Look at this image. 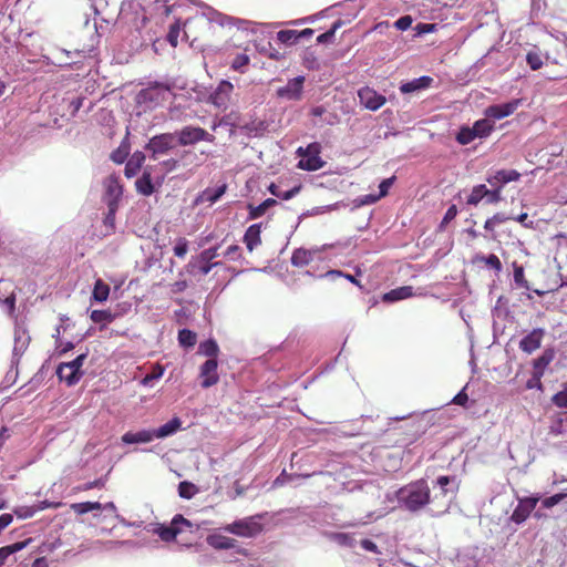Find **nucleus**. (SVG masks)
I'll list each match as a JSON object with an SVG mask.
<instances>
[{
	"mask_svg": "<svg viewBox=\"0 0 567 567\" xmlns=\"http://www.w3.org/2000/svg\"><path fill=\"white\" fill-rule=\"evenodd\" d=\"M436 486L439 492H435L433 496L425 480H417L402 486L394 493L398 506L410 513H419L426 505L435 504L440 499L442 501L440 505L442 509L437 513H445L458 487L456 478L445 475L439 476Z\"/></svg>",
	"mask_w": 567,
	"mask_h": 567,
	"instance_id": "obj_1",
	"label": "nucleus"
},
{
	"mask_svg": "<svg viewBox=\"0 0 567 567\" xmlns=\"http://www.w3.org/2000/svg\"><path fill=\"white\" fill-rule=\"evenodd\" d=\"M171 96H173L176 102L182 95L173 94L172 86L167 83L153 82L137 93L136 103L145 110H151L162 104Z\"/></svg>",
	"mask_w": 567,
	"mask_h": 567,
	"instance_id": "obj_2",
	"label": "nucleus"
},
{
	"mask_svg": "<svg viewBox=\"0 0 567 567\" xmlns=\"http://www.w3.org/2000/svg\"><path fill=\"white\" fill-rule=\"evenodd\" d=\"M71 509L73 513L78 515H84L86 513H93V517L97 519V522L105 520L109 516H113L118 519L121 523H125L124 518H122L116 512V506L113 502H109L105 504H101L99 502H82L74 503L71 505Z\"/></svg>",
	"mask_w": 567,
	"mask_h": 567,
	"instance_id": "obj_3",
	"label": "nucleus"
},
{
	"mask_svg": "<svg viewBox=\"0 0 567 567\" xmlns=\"http://www.w3.org/2000/svg\"><path fill=\"white\" fill-rule=\"evenodd\" d=\"M86 358L87 352H84L70 362L60 363L56 368L59 379L65 382L69 386L76 384L84 374L82 367Z\"/></svg>",
	"mask_w": 567,
	"mask_h": 567,
	"instance_id": "obj_4",
	"label": "nucleus"
},
{
	"mask_svg": "<svg viewBox=\"0 0 567 567\" xmlns=\"http://www.w3.org/2000/svg\"><path fill=\"white\" fill-rule=\"evenodd\" d=\"M262 515H252L237 519L224 527V530L240 537H255L262 530L260 519Z\"/></svg>",
	"mask_w": 567,
	"mask_h": 567,
	"instance_id": "obj_5",
	"label": "nucleus"
},
{
	"mask_svg": "<svg viewBox=\"0 0 567 567\" xmlns=\"http://www.w3.org/2000/svg\"><path fill=\"white\" fill-rule=\"evenodd\" d=\"M320 144L311 143L306 148L299 147L297 153L301 156L298 167L305 171L313 172L322 168L324 162L320 157Z\"/></svg>",
	"mask_w": 567,
	"mask_h": 567,
	"instance_id": "obj_6",
	"label": "nucleus"
},
{
	"mask_svg": "<svg viewBox=\"0 0 567 567\" xmlns=\"http://www.w3.org/2000/svg\"><path fill=\"white\" fill-rule=\"evenodd\" d=\"M174 135L177 137L178 144L182 146L194 145L200 141L213 143L215 140L214 135L198 126H185L175 132Z\"/></svg>",
	"mask_w": 567,
	"mask_h": 567,
	"instance_id": "obj_7",
	"label": "nucleus"
},
{
	"mask_svg": "<svg viewBox=\"0 0 567 567\" xmlns=\"http://www.w3.org/2000/svg\"><path fill=\"white\" fill-rule=\"evenodd\" d=\"M175 146V135L173 133H163L153 136L145 146L151 153L153 159L166 155Z\"/></svg>",
	"mask_w": 567,
	"mask_h": 567,
	"instance_id": "obj_8",
	"label": "nucleus"
},
{
	"mask_svg": "<svg viewBox=\"0 0 567 567\" xmlns=\"http://www.w3.org/2000/svg\"><path fill=\"white\" fill-rule=\"evenodd\" d=\"M305 81L306 78L303 75H298L296 78L289 79L286 85L277 89V97L286 101H300L303 95Z\"/></svg>",
	"mask_w": 567,
	"mask_h": 567,
	"instance_id": "obj_9",
	"label": "nucleus"
},
{
	"mask_svg": "<svg viewBox=\"0 0 567 567\" xmlns=\"http://www.w3.org/2000/svg\"><path fill=\"white\" fill-rule=\"evenodd\" d=\"M184 527H192V523L184 518L182 515H176L171 526L158 525L154 532L164 540L172 542L176 538L177 534L184 530Z\"/></svg>",
	"mask_w": 567,
	"mask_h": 567,
	"instance_id": "obj_10",
	"label": "nucleus"
},
{
	"mask_svg": "<svg viewBox=\"0 0 567 567\" xmlns=\"http://www.w3.org/2000/svg\"><path fill=\"white\" fill-rule=\"evenodd\" d=\"M358 97H359L360 104L370 111H378L386 102V99L384 95L378 93L374 89H372L370 86L361 87L358 91Z\"/></svg>",
	"mask_w": 567,
	"mask_h": 567,
	"instance_id": "obj_11",
	"label": "nucleus"
},
{
	"mask_svg": "<svg viewBox=\"0 0 567 567\" xmlns=\"http://www.w3.org/2000/svg\"><path fill=\"white\" fill-rule=\"evenodd\" d=\"M233 90L234 85L229 81H220L215 91L209 95V102L221 111L227 110Z\"/></svg>",
	"mask_w": 567,
	"mask_h": 567,
	"instance_id": "obj_12",
	"label": "nucleus"
},
{
	"mask_svg": "<svg viewBox=\"0 0 567 567\" xmlns=\"http://www.w3.org/2000/svg\"><path fill=\"white\" fill-rule=\"evenodd\" d=\"M539 499L538 496L518 498V504L511 516V520L517 525L523 524L536 508Z\"/></svg>",
	"mask_w": 567,
	"mask_h": 567,
	"instance_id": "obj_13",
	"label": "nucleus"
},
{
	"mask_svg": "<svg viewBox=\"0 0 567 567\" xmlns=\"http://www.w3.org/2000/svg\"><path fill=\"white\" fill-rule=\"evenodd\" d=\"M520 104V99H515L502 104H493L485 109L484 114L487 118L502 120L512 115Z\"/></svg>",
	"mask_w": 567,
	"mask_h": 567,
	"instance_id": "obj_14",
	"label": "nucleus"
},
{
	"mask_svg": "<svg viewBox=\"0 0 567 567\" xmlns=\"http://www.w3.org/2000/svg\"><path fill=\"white\" fill-rule=\"evenodd\" d=\"M218 361L217 359H207L202 365L199 377L202 379L200 385L204 389H208L215 385L219 381L217 372Z\"/></svg>",
	"mask_w": 567,
	"mask_h": 567,
	"instance_id": "obj_15",
	"label": "nucleus"
},
{
	"mask_svg": "<svg viewBox=\"0 0 567 567\" xmlns=\"http://www.w3.org/2000/svg\"><path fill=\"white\" fill-rule=\"evenodd\" d=\"M30 336L28 330L21 323H16L14 328V346L12 352V363L18 362L24 351L28 349L30 343Z\"/></svg>",
	"mask_w": 567,
	"mask_h": 567,
	"instance_id": "obj_16",
	"label": "nucleus"
},
{
	"mask_svg": "<svg viewBox=\"0 0 567 567\" xmlns=\"http://www.w3.org/2000/svg\"><path fill=\"white\" fill-rule=\"evenodd\" d=\"M203 14L207 18L208 21L216 22L221 27L228 25V24H234L238 29L248 30L249 25L251 24V22L248 20L234 19V18L225 16L212 8H207Z\"/></svg>",
	"mask_w": 567,
	"mask_h": 567,
	"instance_id": "obj_17",
	"label": "nucleus"
},
{
	"mask_svg": "<svg viewBox=\"0 0 567 567\" xmlns=\"http://www.w3.org/2000/svg\"><path fill=\"white\" fill-rule=\"evenodd\" d=\"M520 178V174L515 169H499L492 175H488L486 182L492 186L502 190V188L511 183L516 182Z\"/></svg>",
	"mask_w": 567,
	"mask_h": 567,
	"instance_id": "obj_18",
	"label": "nucleus"
},
{
	"mask_svg": "<svg viewBox=\"0 0 567 567\" xmlns=\"http://www.w3.org/2000/svg\"><path fill=\"white\" fill-rule=\"evenodd\" d=\"M545 333L543 328L533 329L519 341V349L527 354H532L540 348Z\"/></svg>",
	"mask_w": 567,
	"mask_h": 567,
	"instance_id": "obj_19",
	"label": "nucleus"
},
{
	"mask_svg": "<svg viewBox=\"0 0 567 567\" xmlns=\"http://www.w3.org/2000/svg\"><path fill=\"white\" fill-rule=\"evenodd\" d=\"M105 194L104 200L106 205L114 204L118 206V200L123 194V187L120 183L118 177L111 175L104 182Z\"/></svg>",
	"mask_w": 567,
	"mask_h": 567,
	"instance_id": "obj_20",
	"label": "nucleus"
},
{
	"mask_svg": "<svg viewBox=\"0 0 567 567\" xmlns=\"http://www.w3.org/2000/svg\"><path fill=\"white\" fill-rule=\"evenodd\" d=\"M218 249H219L218 246L210 247V248L203 250L199 254V257H198L199 262H200L199 271L203 276L208 275L214 267H217L219 265L218 261L213 262V259L217 258L220 255L218 252Z\"/></svg>",
	"mask_w": 567,
	"mask_h": 567,
	"instance_id": "obj_21",
	"label": "nucleus"
},
{
	"mask_svg": "<svg viewBox=\"0 0 567 567\" xmlns=\"http://www.w3.org/2000/svg\"><path fill=\"white\" fill-rule=\"evenodd\" d=\"M554 360V351L551 349H546L540 357L534 360V379L537 383H540V378L544 375L545 369L549 365V363Z\"/></svg>",
	"mask_w": 567,
	"mask_h": 567,
	"instance_id": "obj_22",
	"label": "nucleus"
},
{
	"mask_svg": "<svg viewBox=\"0 0 567 567\" xmlns=\"http://www.w3.org/2000/svg\"><path fill=\"white\" fill-rule=\"evenodd\" d=\"M154 430H142L138 432H126L122 436L125 444L150 443L155 439Z\"/></svg>",
	"mask_w": 567,
	"mask_h": 567,
	"instance_id": "obj_23",
	"label": "nucleus"
},
{
	"mask_svg": "<svg viewBox=\"0 0 567 567\" xmlns=\"http://www.w3.org/2000/svg\"><path fill=\"white\" fill-rule=\"evenodd\" d=\"M433 82V79L427 75L420 76L417 79H413L412 81L402 83L400 86V91L403 94L413 93L416 91H421L427 89Z\"/></svg>",
	"mask_w": 567,
	"mask_h": 567,
	"instance_id": "obj_24",
	"label": "nucleus"
},
{
	"mask_svg": "<svg viewBox=\"0 0 567 567\" xmlns=\"http://www.w3.org/2000/svg\"><path fill=\"white\" fill-rule=\"evenodd\" d=\"M145 162V154L143 152L136 151L128 158L124 173L127 178L134 177L141 169L143 163Z\"/></svg>",
	"mask_w": 567,
	"mask_h": 567,
	"instance_id": "obj_25",
	"label": "nucleus"
},
{
	"mask_svg": "<svg viewBox=\"0 0 567 567\" xmlns=\"http://www.w3.org/2000/svg\"><path fill=\"white\" fill-rule=\"evenodd\" d=\"M260 233L261 224H254L247 228L244 235V243L246 244V247L249 251H252L257 246L261 244Z\"/></svg>",
	"mask_w": 567,
	"mask_h": 567,
	"instance_id": "obj_26",
	"label": "nucleus"
},
{
	"mask_svg": "<svg viewBox=\"0 0 567 567\" xmlns=\"http://www.w3.org/2000/svg\"><path fill=\"white\" fill-rule=\"evenodd\" d=\"M413 296V288L411 286H402L385 292L382 296L384 302H395L408 299Z\"/></svg>",
	"mask_w": 567,
	"mask_h": 567,
	"instance_id": "obj_27",
	"label": "nucleus"
},
{
	"mask_svg": "<svg viewBox=\"0 0 567 567\" xmlns=\"http://www.w3.org/2000/svg\"><path fill=\"white\" fill-rule=\"evenodd\" d=\"M207 543L215 549H230L235 548L237 540L220 534H213L207 537Z\"/></svg>",
	"mask_w": 567,
	"mask_h": 567,
	"instance_id": "obj_28",
	"label": "nucleus"
},
{
	"mask_svg": "<svg viewBox=\"0 0 567 567\" xmlns=\"http://www.w3.org/2000/svg\"><path fill=\"white\" fill-rule=\"evenodd\" d=\"M182 427V421L175 416L158 429L154 430L156 439H164L175 434Z\"/></svg>",
	"mask_w": 567,
	"mask_h": 567,
	"instance_id": "obj_29",
	"label": "nucleus"
},
{
	"mask_svg": "<svg viewBox=\"0 0 567 567\" xmlns=\"http://www.w3.org/2000/svg\"><path fill=\"white\" fill-rule=\"evenodd\" d=\"M324 536L338 544L339 546L341 547H348V548H352L354 547L355 545V538H354V535L353 534H349V533H336V532H326L324 533Z\"/></svg>",
	"mask_w": 567,
	"mask_h": 567,
	"instance_id": "obj_30",
	"label": "nucleus"
},
{
	"mask_svg": "<svg viewBox=\"0 0 567 567\" xmlns=\"http://www.w3.org/2000/svg\"><path fill=\"white\" fill-rule=\"evenodd\" d=\"M136 189L144 196H150L154 192L151 173L145 169L140 178L135 182Z\"/></svg>",
	"mask_w": 567,
	"mask_h": 567,
	"instance_id": "obj_31",
	"label": "nucleus"
},
{
	"mask_svg": "<svg viewBox=\"0 0 567 567\" xmlns=\"http://www.w3.org/2000/svg\"><path fill=\"white\" fill-rule=\"evenodd\" d=\"M275 205H277V200L274 199V198H267L261 204H259L257 206L248 205V209H249L248 218L249 219H257V218L261 217L262 215H265V213L270 207H272Z\"/></svg>",
	"mask_w": 567,
	"mask_h": 567,
	"instance_id": "obj_32",
	"label": "nucleus"
},
{
	"mask_svg": "<svg viewBox=\"0 0 567 567\" xmlns=\"http://www.w3.org/2000/svg\"><path fill=\"white\" fill-rule=\"evenodd\" d=\"M313 259V254L310 250L298 248L292 252L291 264L295 267H303L310 264Z\"/></svg>",
	"mask_w": 567,
	"mask_h": 567,
	"instance_id": "obj_33",
	"label": "nucleus"
},
{
	"mask_svg": "<svg viewBox=\"0 0 567 567\" xmlns=\"http://www.w3.org/2000/svg\"><path fill=\"white\" fill-rule=\"evenodd\" d=\"M219 347L214 339H208L199 343L198 354L205 355L208 359H217Z\"/></svg>",
	"mask_w": 567,
	"mask_h": 567,
	"instance_id": "obj_34",
	"label": "nucleus"
},
{
	"mask_svg": "<svg viewBox=\"0 0 567 567\" xmlns=\"http://www.w3.org/2000/svg\"><path fill=\"white\" fill-rule=\"evenodd\" d=\"M110 287L103 280L97 279L93 288V299L97 302H103L109 298Z\"/></svg>",
	"mask_w": 567,
	"mask_h": 567,
	"instance_id": "obj_35",
	"label": "nucleus"
},
{
	"mask_svg": "<svg viewBox=\"0 0 567 567\" xmlns=\"http://www.w3.org/2000/svg\"><path fill=\"white\" fill-rule=\"evenodd\" d=\"M487 194V187L484 184H480L473 187L470 196L467 197V205L476 206Z\"/></svg>",
	"mask_w": 567,
	"mask_h": 567,
	"instance_id": "obj_36",
	"label": "nucleus"
},
{
	"mask_svg": "<svg viewBox=\"0 0 567 567\" xmlns=\"http://www.w3.org/2000/svg\"><path fill=\"white\" fill-rule=\"evenodd\" d=\"M197 340V336L194 331L189 329H181L178 331V342L184 348H192L195 346Z\"/></svg>",
	"mask_w": 567,
	"mask_h": 567,
	"instance_id": "obj_37",
	"label": "nucleus"
},
{
	"mask_svg": "<svg viewBox=\"0 0 567 567\" xmlns=\"http://www.w3.org/2000/svg\"><path fill=\"white\" fill-rule=\"evenodd\" d=\"M476 136L480 138L486 137L491 134L494 128V125L488 121V118H482L476 121L473 124Z\"/></svg>",
	"mask_w": 567,
	"mask_h": 567,
	"instance_id": "obj_38",
	"label": "nucleus"
},
{
	"mask_svg": "<svg viewBox=\"0 0 567 567\" xmlns=\"http://www.w3.org/2000/svg\"><path fill=\"white\" fill-rule=\"evenodd\" d=\"M476 133L474 131V127L463 126L460 128L458 133L456 134V141L461 145H467L472 143L476 138Z\"/></svg>",
	"mask_w": 567,
	"mask_h": 567,
	"instance_id": "obj_39",
	"label": "nucleus"
},
{
	"mask_svg": "<svg viewBox=\"0 0 567 567\" xmlns=\"http://www.w3.org/2000/svg\"><path fill=\"white\" fill-rule=\"evenodd\" d=\"M25 547V543H16L10 546H4L0 548V567L3 566L8 558L14 553L23 549Z\"/></svg>",
	"mask_w": 567,
	"mask_h": 567,
	"instance_id": "obj_40",
	"label": "nucleus"
},
{
	"mask_svg": "<svg viewBox=\"0 0 567 567\" xmlns=\"http://www.w3.org/2000/svg\"><path fill=\"white\" fill-rule=\"evenodd\" d=\"M268 189L274 196H276L280 199H284V200H289L299 193L300 186H296L289 190L282 192L275 184H270Z\"/></svg>",
	"mask_w": 567,
	"mask_h": 567,
	"instance_id": "obj_41",
	"label": "nucleus"
},
{
	"mask_svg": "<svg viewBox=\"0 0 567 567\" xmlns=\"http://www.w3.org/2000/svg\"><path fill=\"white\" fill-rule=\"evenodd\" d=\"M225 192H226V185L224 184L216 188H207L203 193V197L206 202L214 204L220 199V197L225 194Z\"/></svg>",
	"mask_w": 567,
	"mask_h": 567,
	"instance_id": "obj_42",
	"label": "nucleus"
},
{
	"mask_svg": "<svg viewBox=\"0 0 567 567\" xmlns=\"http://www.w3.org/2000/svg\"><path fill=\"white\" fill-rule=\"evenodd\" d=\"M277 39L286 45H292L298 42L299 33L297 30H281L277 33Z\"/></svg>",
	"mask_w": 567,
	"mask_h": 567,
	"instance_id": "obj_43",
	"label": "nucleus"
},
{
	"mask_svg": "<svg viewBox=\"0 0 567 567\" xmlns=\"http://www.w3.org/2000/svg\"><path fill=\"white\" fill-rule=\"evenodd\" d=\"M198 492L195 484L184 481L178 485V494L182 498L190 499Z\"/></svg>",
	"mask_w": 567,
	"mask_h": 567,
	"instance_id": "obj_44",
	"label": "nucleus"
},
{
	"mask_svg": "<svg viewBox=\"0 0 567 567\" xmlns=\"http://www.w3.org/2000/svg\"><path fill=\"white\" fill-rule=\"evenodd\" d=\"M90 317L95 323H110L114 319V316L106 310H93Z\"/></svg>",
	"mask_w": 567,
	"mask_h": 567,
	"instance_id": "obj_45",
	"label": "nucleus"
},
{
	"mask_svg": "<svg viewBox=\"0 0 567 567\" xmlns=\"http://www.w3.org/2000/svg\"><path fill=\"white\" fill-rule=\"evenodd\" d=\"M509 218L511 217H508L504 213H497L485 221L484 228L487 231H493L497 225L505 223Z\"/></svg>",
	"mask_w": 567,
	"mask_h": 567,
	"instance_id": "obj_46",
	"label": "nucleus"
},
{
	"mask_svg": "<svg viewBox=\"0 0 567 567\" xmlns=\"http://www.w3.org/2000/svg\"><path fill=\"white\" fill-rule=\"evenodd\" d=\"M526 62L532 70L536 71L543 66V56L538 51H529L526 54Z\"/></svg>",
	"mask_w": 567,
	"mask_h": 567,
	"instance_id": "obj_47",
	"label": "nucleus"
},
{
	"mask_svg": "<svg viewBox=\"0 0 567 567\" xmlns=\"http://www.w3.org/2000/svg\"><path fill=\"white\" fill-rule=\"evenodd\" d=\"M514 282L517 287L529 289L528 281L524 276V268L516 262H514Z\"/></svg>",
	"mask_w": 567,
	"mask_h": 567,
	"instance_id": "obj_48",
	"label": "nucleus"
},
{
	"mask_svg": "<svg viewBox=\"0 0 567 567\" xmlns=\"http://www.w3.org/2000/svg\"><path fill=\"white\" fill-rule=\"evenodd\" d=\"M50 504L48 502H42L38 508L33 507H19L14 511L16 515L20 518H29L32 517L38 509H44L49 507Z\"/></svg>",
	"mask_w": 567,
	"mask_h": 567,
	"instance_id": "obj_49",
	"label": "nucleus"
},
{
	"mask_svg": "<svg viewBox=\"0 0 567 567\" xmlns=\"http://www.w3.org/2000/svg\"><path fill=\"white\" fill-rule=\"evenodd\" d=\"M341 25V21H337L326 32L321 33L317 38V42L321 44L331 43L334 39L336 31Z\"/></svg>",
	"mask_w": 567,
	"mask_h": 567,
	"instance_id": "obj_50",
	"label": "nucleus"
},
{
	"mask_svg": "<svg viewBox=\"0 0 567 567\" xmlns=\"http://www.w3.org/2000/svg\"><path fill=\"white\" fill-rule=\"evenodd\" d=\"M163 373H164V369L162 367H159V365L155 367L151 373L146 374L143 378L142 384L143 385H152L153 381L162 378Z\"/></svg>",
	"mask_w": 567,
	"mask_h": 567,
	"instance_id": "obj_51",
	"label": "nucleus"
},
{
	"mask_svg": "<svg viewBox=\"0 0 567 567\" xmlns=\"http://www.w3.org/2000/svg\"><path fill=\"white\" fill-rule=\"evenodd\" d=\"M566 496H567V494L558 493V494L551 495L549 497H546L542 501V507L551 508L555 505H557L558 503H560Z\"/></svg>",
	"mask_w": 567,
	"mask_h": 567,
	"instance_id": "obj_52",
	"label": "nucleus"
},
{
	"mask_svg": "<svg viewBox=\"0 0 567 567\" xmlns=\"http://www.w3.org/2000/svg\"><path fill=\"white\" fill-rule=\"evenodd\" d=\"M379 199H381L379 195L368 194L355 198L354 204L357 207H360L365 205H372L377 203Z\"/></svg>",
	"mask_w": 567,
	"mask_h": 567,
	"instance_id": "obj_53",
	"label": "nucleus"
},
{
	"mask_svg": "<svg viewBox=\"0 0 567 567\" xmlns=\"http://www.w3.org/2000/svg\"><path fill=\"white\" fill-rule=\"evenodd\" d=\"M188 251V241L185 238H179L174 246V254L178 258H184Z\"/></svg>",
	"mask_w": 567,
	"mask_h": 567,
	"instance_id": "obj_54",
	"label": "nucleus"
},
{
	"mask_svg": "<svg viewBox=\"0 0 567 567\" xmlns=\"http://www.w3.org/2000/svg\"><path fill=\"white\" fill-rule=\"evenodd\" d=\"M482 260L485 262L486 266L493 268L497 272L502 270V262L496 255L491 254L486 257H483Z\"/></svg>",
	"mask_w": 567,
	"mask_h": 567,
	"instance_id": "obj_55",
	"label": "nucleus"
},
{
	"mask_svg": "<svg viewBox=\"0 0 567 567\" xmlns=\"http://www.w3.org/2000/svg\"><path fill=\"white\" fill-rule=\"evenodd\" d=\"M551 401L556 406L567 409V389L557 392Z\"/></svg>",
	"mask_w": 567,
	"mask_h": 567,
	"instance_id": "obj_56",
	"label": "nucleus"
},
{
	"mask_svg": "<svg viewBox=\"0 0 567 567\" xmlns=\"http://www.w3.org/2000/svg\"><path fill=\"white\" fill-rule=\"evenodd\" d=\"M395 182V176H392V177H389V178H385L383 179L380 185H379V196L380 198L382 197H385L390 190V188L392 187V185L394 184Z\"/></svg>",
	"mask_w": 567,
	"mask_h": 567,
	"instance_id": "obj_57",
	"label": "nucleus"
},
{
	"mask_svg": "<svg viewBox=\"0 0 567 567\" xmlns=\"http://www.w3.org/2000/svg\"><path fill=\"white\" fill-rule=\"evenodd\" d=\"M502 199H503L502 190L496 189V188H492V189L487 188V194L485 196V202L487 204H496V203L501 202Z\"/></svg>",
	"mask_w": 567,
	"mask_h": 567,
	"instance_id": "obj_58",
	"label": "nucleus"
},
{
	"mask_svg": "<svg viewBox=\"0 0 567 567\" xmlns=\"http://www.w3.org/2000/svg\"><path fill=\"white\" fill-rule=\"evenodd\" d=\"M107 206V214L105 216L104 223L106 226L113 227L115 223V213L118 208L117 205L109 204Z\"/></svg>",
	"mask_w": 567,
	"mask_h": 567,
	"instance_id": "obj_59",
	"label": "nucleus"
},
{
	"mask_svg": "<svg viewBox=\"0 0 567 567\" xmlns=\"http://www.w3.org/2000/svg\"><path fill=\"white\" fill-rule=\"evenodd\" d=\"M412 22L413 19L411 16H402L394 22V27L398 30L405 31L411 27Z\"/></svg>",
	"mask_w": 567,
	"mask_h": 567,
	"instance_id": "obj_60",
	"label": "nucleus"
},
{
	"mask_svg": "<svg viewBox=\"0 0 567 567\" xmlns=\"http://www.w3.org/2000/svg\"><path fill=\"white\" fill-rule=\"evenodd\" d=\"M249 63V58L246 54H238L231 62V68L236 71L241 70Z\"/></svg>",
	"mask_w": 567,
	"mask_h": 567,
	"instance_id": "obj_61",
	"label": "nucleus"
},
{
	"mask_svg": "<svg viewBox=\"0 0 567 567\" xmlns=\"http://www.w3.org/2000/svg\"><path fill=\"white\" fill-rule=\"evenodd\" d=\"M323 277H328V278H331V279L339 278V277H344L349 281H351V282H353L355 285H359V282L357 281V279L352 275H344L341 270H329V271H327L323 275Z\"/></svg>",
	"mask_w": 567,
	"mask_h": 567,
	"instance_id": "obj_62",
	"label": "nucleus"
},
{
	"mask_svg": "<svg viewBox=\"0 0 567 567\" xmlns=\"http://www.w3.org/2000/svg\"><path fill=\"white\" fill-rule=\"evenodd\" d=\"M456 215H457V207L455 205H451L447 208V210H446V213H445V215H444V217H443V219L441 221V225H440L441 228L444 227L450 221H452L456 217Z\"/></svg>",
	"mask_w": 567,
	"mask_h": 567,
	"instance_id": "obj_63",
	"label": "nucleus"
},
{
	"mask_svg": "<svg viewBox=\"0 0 567 567\" xmlns=\"http://www.w3.org/2000/svg\"><path fill=\"white\" fill-rule=\"evenodd\" d=\"M223 255L230 260H237L240 256V247L238 245H231L224 251Z\"/></svg>",
	"mask_w": 567,
	"mask_h": 567,
	"instance_id": "obj_64",
	"label": "nucleus"
}]
</instances>
